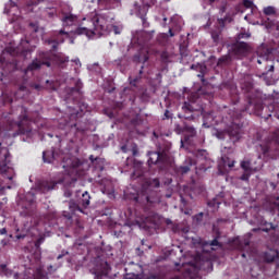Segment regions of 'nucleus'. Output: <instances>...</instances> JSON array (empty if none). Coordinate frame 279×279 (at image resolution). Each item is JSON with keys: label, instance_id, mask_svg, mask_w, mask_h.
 I'll return each mask as SVG.
<instances>
[{"label": "nucleus", "instance_id": "obj_53", "mask_svg": "<svg viewBox=\"0 0 279 279\" xmlns=\"http://www.w3.org/2000/svg\"><path fill=\"white\" fill-rule=\"evenodd\" d=\"M227 160H225V165H227V167H229V169H232L236 161H234V160L230 161V159H227Z\"/></svg>", "mask_w": 279, "mask_h": 279}, {"label": "nucleus", "instance_id": "obj_44", "mask_svg": "<svg viewBox=\"0 0 279 279\" xmlns=\"http://www.w3.org/2000/svg\"><path fill=\"white\" fill-rule=\"evenodd\" d=\"M243 7L246 10H252V8H254V2L251 0H243Z\"/></svg>", "mask_w": 279, "mask_h": 279}, {"label": "nucleus", "instance_id": "obj_4", "mask_svg": "<svg viewBox=\"0 0 279 279\" xmlns=\"http://www.w3.org/2000/svg\"><path fill=\"white\" fill-rule=\"evenodd\" d=\"M16 110L20 112L17 120L19 132L20 134H26L29 136V134H32V130H34L32 124L36 123L37 119L29 113L25 106H19Z\"/></svg>", "mask_w": 279, "mask_h": 279}, {"label": "nucleus", "instance_id": "obj_36", "mask_svg": "<svg viewBox=\"0 0 279 279\" xmlns=\"http://www.w3.org/2000/svg\"><path fill=\"white\" fill-rule=\"evenodd\" d=\"M142 124H143V119L141 118V114L137 113L136 117L131 119V125H134V128Z\"/></svg>", "mask_w": 279, "mask_h": 279}, {"label": "nucleus", "instance_id": "obj_52", "mask_svg": "<svg viewBox=\"0 0 279 279\" xmlns=\"http://www.w3.org/2000/svg\"><path fill=\"white\" fill-rule=\"evenodd\" d=\"M46 12L49 19H53V16H56V9H48Z\"/></svg>", "mask_w": 279, "mask_h": 279}, {"label": "nucleus", "instance_id": "obj_3", "mask_svg": "<svg viewBox=\"0 0 279 279\" xmlns=\"http://www.w3.org/2000/svg\"><path fill=\"white\" fill-rule=\"evenodd\" d=\"M257 151H260L264 158H276L279 156V128L270 134V140L267 143L257 146Z\"/></svg>", "mask_w": 279, "mask_h": 279}, {"label": "nucleus", "instance_id": "obj_33", "mask_svg": "<svg viewBox=\"0 0 279 279\" xmlns=\"http://www.w3.org/2000/svg\"><path fill=\"white\" fill-rule=\"evenodd\" d=\"M112 0H90L92 3H97L99 8H109Z\"/></svg>", "mask_w": 279, "mask_h": 279}, {"label": "nucleus", "instance_id": "obj_45", "mask_svg": "<svg viewBox=\"0 0 279 279\" xmlns=\"http://www.w3.org/2000/svg\"><path fill=\"white\" fill-rule=\"evenodd\" d=\"M229 61H230L229 57H221L220 59H218L217 65L221 66L222 64H228Z\"/></svg>", "mask_w": 279, "mask_h": 279}, {"label": "nucleus", "instance_id": "obj_62", "mask_svg": "<svg viewBox=\"0 0 279 279\" xmlns=\"http://www.w3.org/2000/svg\"><path fill=\"white\" fill-rule=\"evenodd\" d=\"M45 0H36L34 2H29L28 5H38L39 3H43Z\"/></svg>", "mask_w": 279, "mask_h": 279}, {"label": "nucleus", "instance_id": "obj_6", "mask_svg": "<svg viewBox=\"0 0 279 279\" xmlns=\"http://www.w3.org/2000/svg\"><path fill=\"white\" fill-rule=\"evenodd\" d=\"M51 52H40L36 59H34L26 68V73L29 71H40L43 66H51Z\"/></svg>", "mask_w": 279, "mask_h": 279}, {"label": "nucleus", "instance_id": "obj_59", "mask_svg": "<svg viewBox=\"0 0 279 279\" xmlns=\"http://www.w3.org/2000/svg\"><path fill=\"white\" fill-rule=\"evenodd\" d=\"M74 128H76V132H81V133H84L86 132V129L82 128V126H77V124H73Z\"/></svg>", "mask_w": 279, "mask_h": 279}, {"label": "nucleus", "instance_id": "obj_55", "mask_svg": "<svg viewBox=\"0 0 279 279\" xmlns=\"http://www.w3.org/2000/svg\"><path fill=\"white\" fill-rule=\"evenodd\" d=\"M43 243H45V238H39V239L35 242V246H36V247H40V245H43Z\"/></svg>", "mask_w": 279, "mask_h": 279}, {"label": "nucleus", "instance_id": "obj_39", "mask_svg": "<svg viewBox=\"0 0 279 279\" xmlns=\"http://www.w3.org/2000/svg\"><path fill=\"white\" fill-rule=\"evenodd\" d=\"M184 132H186V134H189V136L193 137L195 136V134H197V132L195 131V128L190 126L187 124H184Z\"/></svg>", "mask_w": 279, "mask_h": 279}, {"label": "nucleus", "instance_id": "obj_24", "mask_svg": "<svg viewBox=\"0 0 279 279\" xmlns=\"http://www.w3.org/2000/svg\"><path fill=\"white\" fill-rule=\"evenodd\" d=\"M142 167H143V163L134 165V171H133V173L131 175L132 180H136L138 178H143L145 172L143 171Z\"/></svg>", "mask_w": 279, "mask_h": 279}, {"label": "nucleus", "instance_id": "obj_20", "mask_svg": "<svg viewBox=\"0 0 279 279\" xmlns=\"http://www.w3.org/2000/svg\"><path fill=\"white\" fill-rule=\"evenodd\" d=\"M62 23L66 27H71V25H75V23H77V15L72 13L64 14L62 17Z\"/></svg>", "mask_w": 279, "mask_h": 279}, {"label": "nucleus", "instance_id": "obj_46", "mask_svg": "<svg viewBox=\"0 0 279 279\" xmlns=\"http://www.w3.org/2000/svg\"><path fill=\"white\" fill-rule=\"evenodd\" d=\"M266 263H274L276 260V255H270L269 253H265Z\"/></svg>", "mask_w": 279, "mask_h": 279}, {"label": "nucleus", "instance_id": "obj_61", "mask_svg": "<svg viewBox=\"0 0 279 279\" xmlns=\"http://www.w3.org/2000/svg\"><path fill=\"white\" fill-rule=\"evenodd\" d=\"M163 117L165 119H171V112L169 110H166Z\"/></svg>", "mask_w": 279, "mask_h": 279}, {"label": "nucleus", "instance_id": "obj_38", "mask_svg": "<svg viewBox=\"0 0 279 279\" xmlns=\"http://www.w3.org/2000/svg\"><path fill=\"white\" fill-rule=\"evenodd\" d=\"M14 101V98L12 97V95L7 94V93H2V102L5 104H12Z\"/></svg>", "mask_w": 279, "mask_h": 279}, {"label": "nucleus", "instance_id": "obj_63", "mask_svg": "<svg viewBox=\"0 0 279 279\" xmlns=\"http://www.w3.org/2000/svg\"><path fill=\"white\" fill-rule=\"evenodd\" d=\"M46 84H50L49 88H50L51 90H56V87L53 86V82L46 81Z\"/></svg>", "mask_w": 279, "mask_h": 279}, {"label": "nucleus", "instance_id": "obj_7", "mask_svg": "<svg viewBox=\"0 0 279 279\" xmlns=\"http://www.w3.org/2000/svg\"><path fill=\"white\" fill-rule=\"evenodd\" d=\"M279 93L272 94V104H269L267 107L263 106L262 109V119H265L266 121L270 119V117L274 114L276 119H279Z\"/></svg>", "mask_w": 279, "mask_h": 279}, {"label": "nucleus", "instance_id": "obj_37", "mask_svg": "<svg viewBox=\"0 0 279 279\" xmlns=\"http://www.w3.org/2000/svg\"><path fill=\"white\" fill-rule=\"evenodd\" d=\"M218 23L220 27H226L227 23H232V17H230V15H227L222 19H218Z\"/></svg>", "mask_w": 279, "mask_h": 279}, {"label": "nucleus", "instance_id": "obj_54", "mask_svg": "<svg viewBox=\"0 0 279 279\" xmlns=\"http://www.w3.org/2000/svg\"><path fill=\"white\" fill-rule=\"evenodd\" d=\"M179 119H186L187 121H193V119H195V116H193V114H190V116H186V114L180 116V114H179Z\"/></svg>", "mask_w": 279, "mask_h": 279}, {"label": "nucleus", "instance_id": "obj_26", "mask_svg": "<svg viewBox=\"0 0 279 279\" xmlns=\"http://www.w3.org/2000/svg\"><path fill=\"white\" fill-rule=\"evenodd\" d=\"M110 274V264L108 262H102L100 264V269L97 272L98 276H108Z\"/></svg>", "mask_w": 279, "mask_h": 279}, {"label": "nucleus", "instance_id": "obj_19", "mask_svg": "<svg viewBox=\"0 0 279 279\" xmlns=\"http://www.w3.org/2000/svg\"><path fill=\"white\" fill-rule=\"evenodd\" d=\"M195 167V161L191 158L185 160V165L184 166H180L178 168V173H181V175H184V173H189V171H191V169Z\"/></svg>", "mask_w": 279, "mask_h": 279}, {"label": "nucleus", "instance_id": "obj_15", "mask_svg": "<svg viewBox=\"0 0 279 279\" xmlns=\"http://www.w3.org/2000/svg\"><path fill=\"white\" fill-rule=\"evenodd\" d=\"M69 208H70V213L69 211H63V217H65V219H73V215H75V213H84V209H82L80 203H75L73 201H71L69 203Z\"/></svg>", "mask_w": 279, "mask_h": 279}, {"label": "nucleus", "instance_id": "obj_31", "mask_svg": "<svg viewBox=\"0 0 279 279\" xmlns=\"http://www.w3.org/2000/svg\"><path fill=\"white\" fill-rule=\"evenodd\" d=\"M34 278L35 279H45V278H47V275L43 270V266H39V267L36 268L35 272H34Z\"/></svg>", "mask_w": 279, "mask_h": 279}, {"label": "nucleus", "instance_id": "obj_10", "mask_svg": "<svg viewBox=\"0 0 279 279\" xmlns=\"http://www.w3.org/2000/svg\"><path fill=\"white\" fill-rule=\"evenodd\" d=\"M65 38H69V33L61 29L58 33H54L52 38L48 39V45H51L52 50L56 51V49H58V45H62Z\"/></svg>", "mask_w": 279, "mask_h": 279}, {"label": "nucleus", "instance_id": "obj_12", "mask_svg": "<svg viewBox=\"0 0 279 279\" xmlns=\"http://www.w3.org/2000/svg\"><path fill=\"white\" fill-rule=\"evenodd\" d=\"M64 180H59L58 182L56 181H49V180H44L40 181L38 184V189L43 193H49V191H53L58 184H62Z\"/></svg>", "mask_w": 279, "mask_h": 279}, {"label": "nucleus", "instance_id": "obj_11", "mask_svg": "<svg viewBox=\"0 0 279 279\" xmlns=\"http://www.w3.org/2000/svg\"><path fill=\"white\" fill-rule=\"evenodd\" d=\"M197 162L201 163L198 167L199 171H208L210 169V158H208V151L201 149L196 153Z\"/></svg>", "mask_w": 279, "mask_h": 279}, {"label": "nucleus", "instance_id": "obj_57", "mask_svg": "<svg viewBox=\"0 0 279 279\" xmlns=\"http://www.w3.org/2000/svg\"><path fill=\"white\" fill-rule=\"evenodd\" d=\"M75 89L77 90V93H80V90H82V81H76Z\"/></svg>", "mask_w": 279, "mask_h": 279}, {"label": "nucleus", "instance_id": "obj_42", "mask_svg": "<svg viewBox=\"0 0 279 279\" xmlns=\"http://www.w3.org/2000/svg\"><path fill=\"white\" fill-rule=\"evenodd\" d=\"M184 125H185V123H183V125L174 124V132L177 134H184Z\"/></svg>", "mask_w": 279, "mask_h": 279}, {"label": "nucleus", "instance_id": "obj_48", "mask_svg": "<svg viewBox=\"0 0 279 279\" xmlns=\"http://www.w3.org/2000/svg\"><path fill=\"white\" fill-rule=\"evenodd\" d=\"M111 32H113L114 34H121V28L119 26L114 25V23H112Z\"/></svg>", "mask_w": 279, "mask_h": 279}, {"label": "nucleus", "instance_id": "obj_60", "mask_svg": "<svg viewBox=\"0 0 279 279\" xmlns=\"http://www.w3.org/2000/svg\"><path fill=\"white\" fill-rule=\"evenodd\" d=\"M206 74H202V73H198L197 74V77H199L202 84H205L206 83V78L204 77Z\"/></svg>", "mask_w": 279, "mask_h": 279}, {"label": "nucleus", "instance_id": "obj_5", "mask_svg": "<svg viewBox=\"0 0 279 279\" xmlns=\"http://www.w3.org/2000/svg\"><path fill=\"white\" fill-rule=\"evenodd\" d=\"M241 119V113L238 114L236 120H234L231 125L223 132V135L229 137V141L234 145L239 143L240 138H243V123L238 122Z\"/></svg>", "mask_w": 279, "mask_h": 279}, {"label": "nucleus", "instance_id": "obj_32", "mask_svg": "<svg viewBox=\"0 0 279 279\" xmlns=\"http://www.w3.org/2000/svg\"><path fill=\"white\" fill-rule=\"evenodd\" d=\"M182 110L183 112H185V114H189L191 112H195V108H193V105L191 102L185 101L182 106Z\"/></svg>", "mask_w": 279, "mask_h": 279}, {"label": "nucleus", "instance_id": "obj_43", "mask_svg": "<svg viewBox=\"0 0 279 279\" xmlns=\"http://www.w3.org/2000/svg\"><path fill=\"white\" fill-rule=\"evenodd\" d=\"M253 172H243V174L240 177V180L242 182H250V178H252Z\"/></svg>", "mask_w": 279, "mask_h": 279}, {"label": "nucleus", "instance_id": "obj_13", "mask_svg": "<svg viewBox=\"0 0 279 279\" xmlns=\"http://www.w3.org/2000/svg\"><path fill=\"white\" fill-rule=\"evenodd\" d=\"M257 63L263 64V62H269L271 60V50L265 46H260L257 48Z\"/></svg>", "mask_w": 279, "mask_h": 279}, {"label": "nucleus", "instance_id": "obj_41", "mask_svg": "<svg viewBox=\"0 0 279 279\" xmlns=\"http://www.w3.org/2000/svg\"><path fill=\"white\" fill-rule=\"evenodd\" d=\"M264 14L266 16H274V14H276V9L274 7H267L264 9Z\"/></svg>", "mask_w": 279, "mask_h": 279}, {"label": "nucleus", "instance_id": "obj_9", "mask_svg": "<svg viewBox=\"0 0 279 279\" xmlns=\"http://www.w3.org/2000/svg\"><path fill=\"white\" fill-rule=\"evenodd\" d=\"M12 155H10V149L8 147H2L0 143V173H8L12 167Z\"/></svg>", "mask_w": 279, "mask_h": 279}, {"label": "nucleus", "instance_id": "obj_22", "mask_svg": "<svg viewBox=\"0 0 279 279\" xmlns=\"http://www.w3.org/2000/svg\"><path fill=\"white\" fill-rule=\"evenodd\" d=\"M149 60V52H140L133 57V62L136 64H145Z\"/></svg>", "mask_w": 279, "mask_h": 279}, {"label": "nucleus", "instance_id": "obj_21", "mask_svg": "<svg viewBox=\"0 0 279 279\" xmlns=\"http://www.w3.org/2000/svg\"><path fill=\"white\" fill-rule=\"evenodd\" d=\"M89 160L95 169H97L98 171H104V162H105L104 158L101 157L95 158V156L90 155Z\"/></svg>", "mask_w": 279, "mask_h": 279}, {"label": "nucleus", "instance_id": "obj_47", "mask_svg": "<svg viewBox=\"0 0 279 279\" xmlns=\"http://www.w3.org/2000/svg\"><path fill=\"white\" fill-rule=\"evenodd\" d=\"M34 208H35L34 203L31 202V208H29L28 210L24 211L25 215H26V217H33V215H34Z\"/></svg>", "mask_w": 279, "mask_h": 279}, {"label": "nucleus", "instance_id": "obj_17", "mask_svg": "<svg viewBox=\"0 0 279 279\" xmlns=\"http://www.w3.org/2000/svg\"><path fill=\"white\" fill-rule=\"evenodd\" d=\"M58 154L56 153V149L51 148L50 150H44L43 151V160L44 162H47L48 165H51L53 160H56Z\"/></svg>", "mask_w": 279, "mask_h": 279}, {"label": "nucleus", "instance_id": "obj_34", "mask_svg": "<svg viewBox=\"0 0 279 279\" xmlns=\"http://www.w3.org/2000/svg\"><path fill=\"white\" fill-rule=\"evenodd\" d=\"M205 245H209L211 250H215V247H221L219 236H216L214 240L206 242Z\"/></svg>", "mask_w": 279, "mask_h": 279}, {"label": "nucleus", "instance_id": "obj_49", "mask_svg": "<svg viewBox=\"0 0 279 279\" xmlns=\"http://www.w3.org/2000/svg\"><path fill=\"white\" fill-rule=\"evenodd\" d=\"M160 58H161L162 62H167V60H169V52L162 51L160 54Z\"/></svg>", "mask_w": 279, "mask_h": 279}, {"label": "nucleus", "instance_id": "obj_56", "mask_svg": "<svg viewBox=\"0 0 279 279\" xmlns=\"http://www.w3.org/2000/svg\"><path fill=\"white\" fill-rule=\"evenodd\" d=\"M146 279H165V278H162V276H160V275H149Z\"/></svg>", "mask_w": 279, "mask_h": 279}, {"label": "nucleus", "instance_id": "obj_30", "mask_svg": "<svg viewBox=\"0 0 279 279\" xmlns=\"http://www.w3.org/2000/svg\"><path fill=\"white\" fill-rule=\"evenodd\" d=\"M144 69H145V65H142L141 70H140V75L136 76L135 78L129 77L130 84H131V86H134V88H136V84H138V82H141V78H142L141 75H143Z\"/></svg>", "mask_w": 279, "mask_h": 279}, {"label": "nucleus", "instance_id": "obj_1", "mask_svg": "<svg viewBox=\"0 0 279 279\" xmlns=\"http://www.w3.org/2000/svg\"><path fill=\"white\" fill-rule=\"evenodd\" d=\"M114 12L108 9H100L94 17L89 21L88 26H78L74 31L75 36H87V38H93V36H104L112 32V23H114Z\"/></svg>", "mask_w": 279, "mask_h": 279}, {"label": "nucleus", "instance_id": "obj_29", "mask_svg": "<svg viewBox=\"0 0 279 279\" xmlns=\"http://www.w3.org/2000/svg\"><path fill=\"white\" fill-rule=\"evenodd\" d=\"M236 243H238V250H240L241 252L250 247V239L238 240Z\"/></svg>", "mask_w": 279, "mask_h": 279}, {"label": "nucleus", "instance_id": "obj_8", "mask_svg": "<svg viewBox=\"0 0 279 279\" xmlns=\"http://www.w3.org/2000/svg\"><path fill=\"white\" fill-rule=\"evenodd\" d=\"M147 163L149 167L158 165L159 169L163 170L169 165V155L167 153L149 151Z\"/></svg>", "mask_w": 279, "mask_h": 279}, {"label": "nucleus", "instance_id": "obj_16", "mask_svg": "<svg viewBox=\"0 0 279 279\" xmlns=\"http://www.w3.org/2000/svg\"><path fill=\"white\" fill-rule=\"evenodd\" d=\"M240 167L241 169H243L244 172H247V173H256L260 169H263V166L260 165L257 167H254V165H252V161L250 160L241 161Z\"/></svg>", "mask_w": 279, "mask_h": 279}, {"label": "nucleus", "instance_id": "obj_51", "mask_svg": "<svg viewBox=\"0 0 279 279\" xmlns=\"http://www.w3.org/2000/svg\"><path fill=\"white\" fill-rule=\"evenodd\" d=\"M228 10V2H222L220 5V14H225V12Z\"/></svg>", "mask_w": 279, "mask_h": 279}, {"label": "nucleus", "instance_id": "obj_14", "mask_svg": "<svg viewBox=\"0 0 279 279\" xmlns=\"http://www.w3.org/2000/svg\"><path fill=\"white\" fill-rule=\"evenodd\" d=\"M232 50L235 56H247L250 52V45L245 41H238L232 46Z\"/></svg>", "mask_w": 279, "mask_h": 279}, {"label": "nucleus", "instance_id": "obj_23", "mask_svg": "<svg viewBox=\"0 0 279 279\" xmlns=\"http://www.w3.org/2000/svg\"><path fill=\"white\" fill-rule=\"evenodd\" d=\"M77 203L78 206H81V208L84 210V208L90 206V194H88V192H84Z\"/></svg>", "mask_w": 279, "mask_h": 279}, {"label": "nucleus", "instance_id": "obj_28", "mask_svg": "<svg viewBox=\"0 0 279 279\" xmlns=\"http://www.w3.org/2000/svg\"><path fill=\"white\" fill-rule=\"evenodd\" d=\"M192 71H198V73L206 75L208 68L206 66V64H192L191 65Z\"/></svg>", "mask_w": 279, "mask_h": 279}, {"label": "nucleus", "instance_id": "obj_27", "mask_svg": "<svg viewBox=\"0 0 279 279\" xmlns=\"http://www.w3.org/2000/svg\"><path fill=\"white\" fill-rule=\"evenodd\" d=\"M52 62H57V64H59V66H62V64H66V62H69V59H68V57H60L58 54L52 53L51 63Z\"/></svg>", "mask_w": 279, "mask_h": 279}, {"label": "nucleus", "instance_id": "obj_40", "mask_svg": "<svg viewBox=\"0 0 279 279\" xmlns=\"http://www.w3.org/2000/svg\"><path fill=\"white\" fill-rule=\"evenodd\" d=\"M184 132H186V134H189V136L193 137L195 136V134H197V132L195 131V128L190 126L187 124H184Z\"/></svg>", "mask_w": 279, "mask_h": 279}, {"label": "nucleus", "instance_id": "obj_50", "mask_svg": "<svg viewBox=\"0 0 279 279\" xmlns=\"http://www.w3.org/2000/svg\"><path fill=\"white\" fill-rule=\"evenodd\" d=\"M31 88H34L38 93H40V90H43V86L40 84H36V83L31 84Z\"/></svg>", "mask_w": 279, "mask_h": 279}, {"label": "nucleus", "instance_id": "obj_64", "mask_svg": "<svg viewBox=\"0 0 279 279\" xmlns=\"http://www.w3.org/2000/svg\"><path fill=\"white\" fill-rule=\"evenodd\" d=\"M172 232H180V227L173 225Z\"/></svg>", "mask_w": 279, "mask_h": 279}, {"label": "nucleus", "instance_id": "obj_35", "mask_svg": "<svg viewBox=\"0 0 279 279\" xmlns=\"http://www.w3.org/2000/svg\"><path fill=\"white\" fill-rule=\"evenodd\" d=\"M148 186L153 189H160V180L158 178L150 179L147 181Z\"/></svg>", "mask_w": 279, "mask_h": 279}, {"label": "nucleus", "instance_id": "obj_25", "mask_svg": "<svg viewBox=\"0 0 279 279\" xmlns=\"http://www.w3.org/2000/svg\"><path fill=\"white\" fill-rule=\"evenodd\" d=\"M137 16L141 19L144 28L149 27V22H147V11H145V8L140 9Z\"/></svg>", "mask_w": 279, "mask_h": 279}, {"label": "nucleus", "instance_id": "obj_18", "mask_svg": "<svg viewBox=\"0 0 279 279\" xmlns=\"http://www.w3.org/2000/svg\"><path fill=\"white\" fill-rule=\"evenodd\" d=\"M71 169H73V171H75L78 175H84V171H82V169H84V162H82V160H80L78 158H74L71 161L70 165Z\"/></svg>", "mask_w": 279, "mask_h": 279}, {"label": "nucleus", "instance_id": "obj_2", "mask_svg": "<svg viewBox=\"0 0 279 279\" xmlns=\"http://www.w3.org/2000/svg\"><path fill=\"white\" fill-rule=\"evenodd\" d=\"M242 90L246 95L247 106L241 110V112H248V114H256V117H263V101L258 99L260 92L254 88V81L252 78L245 80L242 83Z\"/></svg>", "mask_w": 279, "mask_h": 279}, {"label": "nucleus", "instance_id": "obj_58", "mask_svg": "<svg viewBox=\"0 0 279 279\" xmlns=\"http://www.w3.org/2000/svg\"><path fill=\"white\" fill-rule=\"evenodd\" d=\"M194 219H195L196 221H202V219H204V213L197 214L196 216H194Z\"/></svg>", "mask_w": 279, "mask_h": 279}]
</instances>
